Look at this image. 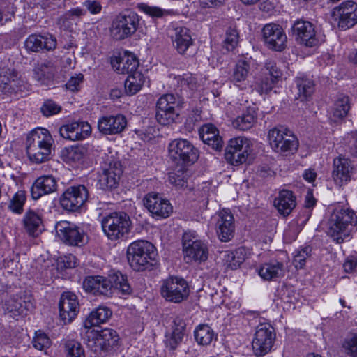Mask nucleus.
Segmentation results:
<instances>
[{"label": "nucleus", "instance_id": "nucleus-1", "mask_svg": "<svg viewBox=\"0 0 357 357\" xmlns=\"http://www.w3.org/2000/svg\"><path fill=\"white\" fill-rule=\"evenodd\" d=\"M357 224L356 213L345 207L335 208L327 223L328 236L337 243H343L349 237L354 227Z\"/></svg>", "mask_w": 357, "mask_h": 357}, {"label": "nucleus", "instance_id": "nucleus-2", "mask_svg": "<svg viewBox=\"0 0 357 357\" xmlns=\"http://www.w3.org/2000/svg\"><path fill=\"white\" fill-rule=\"evenodd\" d=\"M83 287L86 291L94 295L107 296L112 294V288L126 295L132 292L127 278L119 271L109 275V279L100 275L87 276L83 282Z\"/></svg>", "mask_w": 357, "mask_h": 357}, {"label": "nucleus", "instance_id": "nucleus-3", "mask_svg": "<svg viewBox=\"0 0 357 357\" xmlns=\"http://www.w3.org/2000/svg\"><path fill=\"white\" fill-rule=\"evenodd\" d=\"M53 139L47 129L38 128L27 136L26 145L29 160L36 164L47 161L50 158Z\"/></svg>", "mask_w": 357, "mask_h": 357}, {"label": "nucleus", "instance_id": "nucleus-4", "mask_svg": "<svg viewBox=\"0 0 357 357\" xmlns=\"http://www.w3.org/2000/svg\"><path fill=\"white\" fill-rule=\"evenodd\" d=\"M156 256L155 246L146 241H136L127 249V259L130 266L137 271L146 269Z\"/></svg>", "mask_w": 357, "mask_h": 357}, {"label": "nucleus", "instance_id": "nucleus-5", "mask_svg": "<svg viewBox=\"0 0 357 357\" xmlns=\"http://www.w3.org/2000/svg\"><path fill=\"white\" fill-rule=\"evenodd\" d=\"M119 340L117 333L107 328L100 331L88 329L84 336L87 347L97 355L109 351L118 344Z\"/></svg>", "mask_w": 357, "mask_h": 357}, {"label": "nucleus", "instance_id": "nucleus-6", "mask_svg": "<svg viewBox=\"0 0 357 357\" xmlns=\"http://www.w3.org/2000/svg\"><path fill=\"white\" fill-rule=\"evenodd\" d=\"M102 230L107 238L116 241L126 238L132 229L129 215L124 212H112L101 221Z\"/></svg>", "mask_w": 357, "mask_h": 357}, {"label": "nucleus", "instance_id": "nucleus-7", "mask_svg": "<svg viewBox=\"0 0 357 357\" xmlns=\"http://www.w3.org/2000/svg\"><path fill=\"white\" fill-rule=\"evenodd\" d=\"M269 144L272 150L282 155L294 154L298 149L299 142L296 135L284 127H275L268 133Z\"/></svg>", "mask_w": 357, "mask_h": 357}, {"label": "nucleus", "instance_id": "nucleus-8", "mask_svg": "<svg viewBox=\"0 0 357 357\" xmlns=\"http://www.w3.org/2000/svg\"><path fill=\"white\" fill-rule=\"evenodd\" d=\"M139 15L133 10H125L117 15L112 22L110 35L116 40L130 37L137 30Z\"/></svg>", "mask_w": 357, "mask_h": 357}, {"label": "nucleus", "instance_id": "nucleus-9", "mask_svg": "<svg viewBox=\"0 0 357 357\" xmlns=\"http://www.w3.org/2000/svg\"><path fill=\"white\" fill-rule=\"evenodd\" d=\"M331 17L337 28L346 31L357 24V3L351 0L342 2L333 8Z\"/></svg>", "mask_w": 357, "mask_h": 357}, {"label": "nucleus", "instance_id": "nucleus-10", "mask_svg": "<svg viewBox=\"0 0 357 357\" xmlns=\"http://www.w3.org/2000/svg\"><path fill=\"white\" fill-rule=\"evenodd\" d=\"M169 157L176 163L192 164L198 158V151L187 139H176L168 146Z\"/></svg>", "mask_w": 357, "mask_h": 357}, {"label": "nucleus", "instance_id": "nucleus-11", "mask_svg": "<svg viewBox=\"0 0 357 357\" xmlns=\"http://www.w3.org/2000/svg\"><path fill=\"white\" fill-rule=\"evenodd\" d=\"M160 291L167 301L179 303L188 297L190 289L184 279L169 277L162 282Z\"/></svg>", "mask_w": 357, "mask_h": 357}, {"label": "nucleus", "instance_id": "nucleus-12", "mask_svg": "<svg viewBox=\"0 0 357 357\" xmlns=\"http://www.w3.org/2000/svg\"><path fill=\"white\" fill-rule=\"evenodd\" d=\"M179 108L173 94L162 96L157 102L156 119L164 126L170 125L178 119Z\"/></svg>", "mask_w": 357, "mask_h": 357}, {"label": "nucleus", "instance_id": "nucleus-13", "mask_svg": "<svg viewBox=\"0 0 357 357\" xmlns=\"http://www.w3.org/2000/svg\"><path fill=\"white\" fill-rule=\"evenodd\" d=\"M249 140L243 137L232 138L229 141L225 153V160L232 165L244 163L250 154Z\"/></svg>", "mask_w": 357, "mask_h": 357}, {"label": "nucleus", "instance_id": "nucleus-14", "mask_svg": "<svg viewBox=\"0 0 357 357\" xmlns=\"http://www.w3.org/2000/svg\"><path fill=\"white\" fill-rule=\"evenodd\" d=\"M275 338L274 328L269 324H259L256 328L252 343L255 354L258 356H262L269 352Z\"/></svg>", "mask_w": 357, "mask_h": 357}, {"label": "nucleus", "instance_id": "nucleus-15", "mask_svg": "<svg viewBox=\"0 0 357 357\" xmlns=\"http://www.w3.org/2000/svg\"><path fill=\"white\" fill-rule=\"evenodd\" d=\"M58 237L66 244L82 246L85 243L86 234L83 229L68 221H60L55 225Z\"/></svg>", "mask_w": 357, "mask_h": 357}, {"label": "nucleus", "instance_id": "nucleus-16", "mask_svg": "<svg viewBox=\"0 0 357 357\" xmlns=\"http://www.w3.org/2000/svg\"><path fill=\"white\" fill-rule=\"evenodd\" d=\"M88 190L84 185L71 186L61 195V206L68 211H76L79 209L88 198Z\"/></svg>", "mask_w": 357, "mask_h": 357}, {"label": "nucleus", "instance_id": "nucleus-17", "mask_svg": "<svg viewBox=\"0 0 357 357\" xmlns=\"http://www.w3.org/2000/svg\"><path fill=\"white\" fill-rule=\"evenodd\" d=\"M122 172V166L119 160L107 159L102 166V172L99 176L100 188L103 190L116 188Z\"/></svg>", "mask_w": 357, "mask_h": 357}, {"label": "nucleus", "instance_id": "nucleus-18", "mask_svg": "<svg viewBox=\"0 0 357 357\" xmlns=\"http://www.w3.org/2000/svg\"><path fill=\"white\" fill-rule=\"evenodd\" d=\"M144 205L152 215L156 218H166L173 211L169 200L163 199L156 192L148 193L143 199Z\"/></svg>", "mask_w": 357, "mask_h": 357}, {"label": "nucleus", "instance_id": "nucleus-19", "mask_svg": "<svg viewBox=\"0 0 357 357\" xmlns=\"http://www.w3.org/2000/svg\"><path fill=\"white\" fill-rule=\"evenodd\" d=\"M262 33L265 44L269 49L278 52L284 50L287 38L280 25L267 24L264 26Z\"/></svg>", "mask_w": 357, "mask_h": 357}, {"label": "nucleus", "instance_id": "nucleus-20", "mask_svg": "<svg viewBox=\"0 0 357 357\" xmlns=\"http://www.w3.org/2000/svg\"><path fill=\"white\" fill-rule=\"evenodd\" d=\"M57 45L56 38L50 33H33L24 41V47L29 52L52 51Z\"/></svg>", "mask_w": 357, "mask_h": 357}, {"label": "nucleus", "instance_id": "nucleus-21", "mask_svg": "<svg viewBox=\"0 0 357 357\" xmlns=\"http://www.w3.org/2000/svg\"><path fill=\"white\" fill-rule=\"evenodd\" d=\"M292 30L296 35V40L307 47H314L318 45L319 40L313 24L305 20H299L294 22Z\"/></svg>", "mask_w": 357, "mask_h": 357}, {"label": "nucleus", "instance_id": "nucleus-22", "mask_svg": "<svg viewBox=\"0 0 357 357\" xmlns=\"http://www.w3.org/2000/svg\"><path fill=\"white\" fill-rule=\"evenodd\" d=\"M216 223L217 234L221 241L228 242L234 236V218L228 209H222L218 213Z\"/></svg>", "mask_w": 357, "mask_h": 357}, {"label": "nucleus", "instance_id": "nucleus-23", "mask_svg": "<svg viewBox=\"0 0 357 357\" xmlns=\"http://www.w3.org/2000/svg\"><path fill=\"white\" fill-rule=\"evenodd\" d=\"M59 307L60 317L64 323L71 322L79 311L77 296L72 292L63 293L61 296Z\"/></svg>", "mask_w": 357, "mask_h": 357}, {"label": "nucleus", "instance_id": "nucleus-24", "mask_svg": "<svg viewBox=\"0 0 357 357\" xmlns=\"http://www.w3.org/2000/svg\"><path fill=\"white\" fill-rule=\"evenodd\" d=\"M353 166L349 159L340 155L333 160V170L332 176L335 183L340 186L351 180L353 173Z\"/></svg>", "mask_w": 357, "mask_h": 357}, {"label": "nucleus", "instance_id": "nucleus-25", "mask_svg": "<svg viewBox=\"0 0 357 357\" xmlns=\"http://www.w3.org/2000/svg\"><path fill=\"white\" fill-rule=\"evenodd\" d=\"M126 125V118L122 114L105 116L99 119L98 128L104 135H116L121 133Z\"/></svg>", "mask_w": 357, "mask_h": 357}, {"label": "nucleus", "instance_id": "nucleus-26", "mask_svg": "<svg viewBox=\"0 0 357 357\" xmlns=\"http://www.w3.org/2000/svg\"><path fill=\"white\" fill-rule=\"evenodd\" d=\"M0 303L5 314L10 317L17 318L25 314L26 307L20 298L8 296L4 291H0Z\"/></svg>", "mask_w": 357, "mask_h": 357}, {"label": "nucleus", "instance_id": "nucleus-27", "mask_svg": "<svg viewBox=\"0 0 357 357\" xmlns=\"http://www.w3.org/2000/svg\"><path fill=\"white\" fill-rule=\"evenodd\" d=\"M22 81L17 72L8 69L0 75V91L4 93H17L22 90Z\"/></svg>", "mask_w": 357, "mask_h": 357}, {"label": "nucleus", "instance_id": "nucleus-28", "mask_svg": "<svg viewBox=\"0 0 357 357\" xmlns=\"http://www.w3.org/2000/svg\"><path fill=\"white\" fill-rule=\"evenodd\" d=\"M199 133L204 143L211 146L214 150L222 149L223 141L219 135V130L215 126L211 123L205 124L200 128Z\"/></svg>", "mask_w": 357, "mask_h": 357}, {"label": "nucleus", "instance_id": "nucleus-29", "mask_svg": "<svg viewBox=\"0 0 357 357\" xmlns=\"http://www.w3.org/2000/svg\"><path fill=\"white\" fill-rule=\"evenodd\" d=\"M56 181L52 176H43L38 178L31 188V195L38 199L44 195L50 194L56 190Z\"/></svg>", "mask_w": 357, "mask_h": 357}, {"label": "nucleus", "instance_id": "nucleus-30", "mask_svg": "<svg viewBox=\"0 0 357 357\" xmlns=\"http://www.w3.org/2000/svg\"><path fill=\"white\" fill-rule=\"evenodd\" d=\"M172 42L177 52L181 54H186L189 48L193 45L190 30L183 26L174 29Z\"/></svg>", "mask_w": 357, "mask_h": 357}, {"label": "nucleus", "instance_id": "nucleus-31", "mask_svg": "<svg viewBox=\"0 0 357 357\" xmlns=\"http://www.w3.org/2000/svg\"><path fill=\"white\" fill-rule=\"evenodd\" d=\"M22 223L24 230L29 236L36 237L43 231L42 218L33 210H29L25 213Z\"/></svg>", "mask_w": 357, "mask_h": 357}, {"label": "nucleus", "instance_id": "nucleus-32", "mask_svg": "<svg viewBox=\"0 0 357 357\" xmlns=\"http://www.w3.org/2000/svg\"><path fill=\"white\" fill-rule=\"evenodd\" d=\"M113 68L119 74H131L137 71L139 61L132 53L126 54L119 59L112 61Z\"/></svg>", "mask_w": 357, "mask_h": 357}, {"label": "nucleus", "instance_id": "nucleus-33", "mask_svg": "<svg viewBox=\"0 0 357 357\" xmlns=\"http://www.w3.org/2000/svg\"><path fill=\"white\" fill-rule=\"evenodd\" d=\"M274 204L278 212L286 216L289 215L295 208L296 197L291 191L284 190L280 192L278 197L274 201Z\"/></svg>", "mask_w": 357, "mask_h": 357}, {"label": "nucleus", "instance_id": "nucleus-34", "mask_svg": "<svg viewBox=\"0 0 357 357\" xmlns=\"http://www.w3.org/2000/svg\"><path fill=\"white\" fill-rule=\"evenodd\" d=\"M184 259L188 264L196 261H204L208 258L206 245L201 241L183 250Z\"/></svg>", "mask_w": 357, "mask_h": 357}, {"label": "nucleus", "instance_id": "nucleus-35", "mask_svg": "<svg viewBox=\"0 0 357 357\" xmlns=\"http://www.w3.org/2000/svg\"><path fill=\"white\" fill-rule=\"evenodd\" d=\"M259 275L264 280H275L284 275V267L282 262L271 261L265 263L259 269Z\"/></svg>", "mask_w": 357, "mask_h": 357}, {"label": "nucleus", "instance_id": "nucleus-36", "mask_svg": "<svg viewBox=\"0 0 357 357\" xmlns=\"http://www.w3.org/2000/svg\"><path fill=\"white\" fill-rule=\"evenodd\" d=\"M172 329V333L166 336L165 344L171 350H174L184 336L185 324L183 319L176 317L173 321Z\"/></svg>", "mask_w": 357, "mask_h": 357}, {"label": "nucleus", "instance_id": "nucleus-37", "mask_svg": "<svg viewBox=\"0 0 357 357\" xmlns=\"http://www.w3.org/2000/svg\"><path fill=\"white\" fill-rule=\"evenodd\" d=\"M145 77L139 72L136 71L129 74L125 81V91L129 96L139 92L145 82Z\"/></svg>", "mask_w": 357, "mask_h": 357}, {"label": "nucleus", "instance_id": "nucleus-38", "mask_svg": "<svg viewBox=\"0 0 357 357\" xmlns=\"http://www.w3.org/2000/svg\"><path fill=\"white\" fill-rule=\"evenodd\" d=\"M350 109L349 98L347 96L340 95L334 103L331 119L337 121L345 118Z\"/></svg>", "mask_w": 357, "mask_h": 357}, {"label": "nucleus", "instance_id": "nucleus-39", "mask_svg": "<svg viewBox=\"0 0 357 357\" xmlns=\"http://www.w3.org/2000/svg\"><path fill=\"white\" fill-rule=\"evenodd\" d=\"M247 257L246 250L244 248H238L234 252H227L224 255V264L232 270L237 269L245 260Z\"/></svg>", "mask_w": 357, "mask_h": 357}, {"label": "nucleus", "instance_id": "nucleus-40", "mask_svg": "<svg viewBox=\"0 0 357 357\" xmlns=\"http://www.w3.org/2000/svg\"><path fill=\"white\" fill-rule=\"evenodd\" d=\"M111 315L112 312L109 308L107 307H99L90 313L85 321V326L90 328L93 326H98L106 321Z\"/></svg>", "mask_w": 357, "mask_h": 357}, {"label": "nucleus", "instance_id": "nucleus-41", "mask_svg": "<svg viewBox=\"0 0 357 357\" xmlns=\"http://www.w3.org/2000/svg\"><path fill=\"white\" fill-rule=\"evenodd\" d=\"M255 118V109L250 108L233 121V127L239 130H247L253 126Z\"/></svg>", "mask_w": 357, "mask_h": 357}, {"label": "nucleus", "instance_id": "nucleus-42", "mask_svg": "<svg viewBox=\"0 0 357 357\" xmlns=\"http://www.w3.org/2000/svg\"><path fill=\"white\" fill-rule=\"evenodd\" d=\"M196 342L203 346L210 344L215 338L213 330L206 324L199 325L194 331Z\"/></svg>", "mask_w": 357, "mask_h": 357}, {"label": "nucleus", "instance_id": "nucleus-43", "mask_svg": "<svg viewBox=\"0 0 357 357\" xmlns=\"http://www.w3.org/2000/svg\"><path fill=\"white\" fill-rule=\"evenodd\" d=\"M250 71V64L245 60L238 61L233 69V73L231 75V81L234 84L244 82L248 75Z\"/></svg>", "mask_w": 357, "mask_h": 357}, {"label": "nucleus", "instance_id": "nucleus-44", "mask_svg": "<svg viewBox=\"0 0 357 357\" xmlns=\"http://www.w3.org/2000/svg\"><path fill=\"white\" fill-rule=\"evenodd\" d=\"M79 130V123L73 122L61 126L59 129L61 136L70 141L82 139V134Z\"/></svg>", "mask_w": 357, "mask_h": 357}, {"label": "nucleus", "instance_id": "nucleus-45", "mask_svg": "<svg viewBox=\"0 0 357 357\" xmlns=\"http://www.w3.org/2000/svg\"><path fill=\"white\" fill-rule=\"evenodd\" d=\"M86 153V149L84 146L77 145L66 148L63 151V156L66 161L78 162H80Z\"/></svg>", "mask_w": 357, "mask_h": 357}, {"label": "nucleus", "instance_id": "nucleus-46", "mask_svg": "<svg viewBox=\"0 0 357 357\" xmlns=\"http://www.w3.org/2000/svg\"><path fill=\"white\" fill-rule=\"evenodd\" d=\"M342 351L349 357H357V333H349L342 342Z\"/></svg>", "mask_w": 357, "mask_h": 357}, {"label": "nucleus", "instance_id": "nucleus-47", "mask_svg": "<svg viewBox=\"0 0 357 357\" xmlns=\"http://www.w3.org/2000/svg\"><path fill=\"white\" fill-rule=\"evenodd\" d=\"M239 43V33L235 27H229L225 32L223 47L228 52L234 51Z\"/></svg>", "mask_w": 357, "mask_h": 357}, {"label": "nucleus", "instance_id": "nucleus-48", "mask_svg": "<svg viewBox=\"0 0 357 357\" xmlns=\"http://www.w3.org/2000/svg\"><path fill=\"white\" fill-rule=\"evenodd\" d=\"M296 84L298 90L299 98L302 100H306L310 97L314 91V84L313 82L306 78H299L296 80Z\"/></svg>", "mask_w": 357, "mask_h": 357}, {"label": "nucleus", "instance_id": "nucleus-49", "mask_svg": "<svg viewBox=\"0 0 357 357\" xmlns=\"http://www.w3.org/2000/svg\"><path fill=\"white\" fill-rule=\"evenodd\" d=\"M188 178V173L183 168L170 172L168 176L169 182L178 189L184 188L187 186Z\"/></svg>", "mask_w": 357, "mask_h": 357}, {"label": "nucleus", "instance_id": "nucleus-50", "mask_svg": "<svg viewBox=\"0 0 357 357\" xmlns=\"http://www.w3.org/2000/svg\"><path fill=\"white\" fill-rule=\"evenodd\" d=\"M26 199L25 192L23 190L17 191L10 201L9 209L17 214H21L23 211V206Z\"/></svg>", "mask_w": 357, "mask_h": 357}, {"label": "nucleus", "instance_id": "nucleus-51", "mask_svg": "<svg viewBox=\"0 0 357 357\" xmlns=\"http://www.w3.org/2000/svg\"><path fill=\"white\" fill-rule=\"evenodd\" d=\"M178 84L184 89H190L191 91L197 90L199 86L197 78L192 74H184L182 76L176 77Z\"/></svg>", "mask_w": 357, "mask_h": 357}, {"label": "nucleus", "instance_id": "nucleus-52", "mask_svg": "<svg viewBox=\"0 0 357 357\" xmlns=\"http://www.w3.org/2000/svg\"><path fill=\"white\" fill-rule=\"evenodd\" d=\"M66 357H85L84 349L80 343L68 341L66 344Z\"/></svg>", "mask_w": 357, "mask_h": 357}, {"label": "nucleus", "instance_id": "nucleus-53", "mask_svg": "<svg viewBox=\"0 0 357 357\" xmlns=\"http://www.w3.org/2000/svg\"><path fill=\"white\" fill-rule=\"evenodd\" d=\"M275 83L274 79L272 80L268 77H265L255 82L254 89L260 94L267 93L273 89Z\"/></svg>", "mask_w": 357, "mask_h": 357}, {"label": "nucleus", "instance_id": "nucleus-54", "mask_svg": "<svg viewBox=\"0 0 357 357\" xmlns=\"http://www.w3.org/2000/svg\"><path fill=\"white\" fill-rule=\"evenodd\" d=\"M32 343L36 349L43 351L50 346L51 342L45 333L38 331L36 333Z\"/></svg>", "mask_w": 357, "mask_h": 357}, {"label": "nucleus", "instance_id": "nucleus-55", "mask_svg": "<svg viewBox=\"0 0 357 357\" xmlns=\"http://www.w3.org/2000/svg\"><path fill=\"white\" fill-rule=\"evenodd\" d=\"M309 252L310 250L307 247L296 252L293 260L296 268L301 269L305 266L306 259L309 257Z\"/></svg>", "mask_w": 357, "mask_h": 357}, {"label": "nucleus", "instance_id": "nucleus-56", "mask_svg": "<svg viewBox=\"0 0 357 357\" xmlns=\"http://www.w3.org/2000/svg\"><path fill=\"white\" fill-rule=\"evenodd\" d=\"M34 78L38 81H42L45 78H50L52 75L50 66L46 63H42L35 67L33 70Z\"/></svg>", "mask_w": 357, "mask_h": 357}, {"label": "nucleus", "instance_id": "nucleus-57", "mask_svg": "<svg viewBox=\"0 0 357 357\" xmlns=\"http://www.w3.org/2000/svg\"><path fill=\"white\" fill-rule=\"evenodd\" d=\"M61 107L51 100H46L42 105L40 110L45 116H50L58 114Z\"/></svg>", "mask_w": 357, "mask_h": 357}, {"label": "nucleus", "instance_id": "nucleus-58", "mask_svg": "<svg viewBox=\"0 0 357 357\" xmlns=\"http://www.w3.org/2000/svg\"><path fill=\"white\" fill-rule=\"evenodd\" d=\"M84 76L82 74H76L75 76L70 77V79L66 84V87L70 91H77L79 90L80 86L83 82Z\"/></svg>", "mask_w": 357, "mask_h": 357}, {"label": "nucleus", "instance_id": "nucleus-59", "mask_svg": "<svg viewBox=\"0 0 357 357\" xmlns=\"http://www.w3.org/2000/svg\"><path fill=\"white\" fill-rule=\"evenodd\" d=\"M266 68L268 70L269 78L276 82L278 79L281 77L282 73L280 70L277 67L276 63L273 61H269L266 63Z\"/></svg>", "mask_w": 357, "mask_h": 357}, {"label": "nucleus", "instance_id": "nucleus-60", "mask_svg": "<svg viewBox=\"0 0 357 357\" xmlns=\"http://www.w3.org/2000/svg\"><path fill=\"white\" fill-rule=\"evenodd\" d=\"M183 250L188 248L189 246L199 242L200 240L197 238V236L195 231H185L183 235Z\"/></svg>", "mask_w": 357, "mask_h": 357}, {"label": "nucleus", "instance_id": "nucleus-61", "mask_svg": "<svg viewBox=\"0 0 357 357\" xmlns=\"http://www.w3.org/2000/svg\"><path fill=\"white\" fill-rule=\"evenodd\" d=\"M59 263L63 264V268H73L78 265V260L75 255L69 254L61 257Z\"/></svg>", "mask_w": 357, "mask_h": 357}, {"label": "nucleus", "instance_id": "nucleus-62", "mask_svg": "<svg viewBox=\"0 0 357 357\" xmlns=\"http://www.w3.org/2000/svg\"><path fill=\"white\" fill-rule=\"evenodd\" d=\"M343 267L347 273L357 272V257H349L344 263Z\"/></svg>", "mask_w": 357, "mask_h": 357}, {"label": "nucleus", "instance_id": "nucleus-63", "mask_svg": "<svg viewBox=\"0 0 357 357\" xmlns=\"http://www.w3.org/2000/svg\"><path fill=\"white\" fill-rule=\"evenodd\" d=\"M83 4L92 14L99 13L102 9L100 3L96 1L86 0Z\"/></svg>", "mask_w": 357, "mask_h": 357}, {"label": "nucleus", "instance_id": "nucleus-64", "mask_svg": "<svg viewBox=\"0 0 357 357\" xmlns=\"http://www.w3.org/2000/svg\"><path fill=\"white\" fill-rule=\"evenodd\" d=\"M144 12L150 16L156 17H160L163 15V10L161 8L154 6H145Z\"/></svg>", "mask_w": 357, "mask_h": 357}]
</instances>
